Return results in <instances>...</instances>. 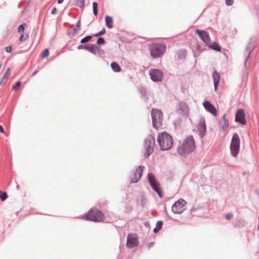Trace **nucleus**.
<instances>
[{
	"instance_id": "obj_34",
	"label": "nucleus",
	"mask_w": 259,
	"mask_h": 259,
	"mask_svg": "<svg viewBox=\"0 0 259 259\" xmlns=\"http://www.w3.org/2000/svg\"><path fill=\"white\" fill-rule=\"evenodd\" d=\"M162 225H163L162 221H159L157 222L156 227L160 230L162 228Z\"/></svg>"
},
{
	"instance_id": "obj_29",
	"label": "nucleus",
	"mask_w": 259,
	"mask_h": 259,
	"mask_svg": "<svg viewBox=\"0 0 259 259\" xmlns=\"http://www.w3.org/2000/svg\"><path fill=\"white\" fill-rule=\"evenodd\" d=\"M186 56V52L185 51H182L180 52L178 54V58L179 59H182L183 58H185Z\"/></svg>"
},
{
	"instance_id": "obj_35",
	"label": "nucleus",
	"mask_w": 259,
	"mask_h": 259,
	"mask_svg": "<svg viewBox=\"0 0 259 259\" xmlns=\"http://www.w3.org/2000/svg\"><path fill=\"white\" fill-rule=\"evenodd\" d=\"M233 3L234 0H225V4L228 6L232 5Z\"/></svg>"
},
{
	"instance_id": "obj_21",
	"label": "nucleus",
	"mask_w": 259,
	"mask_h": 259,
	"mask_svg": "<svg viewBox=\"0 0 259 259\" xmlns=\"http://www.w3.org/2000/svg\"><path fill=\"white\" fill-rule=\"evenodd\" d=\"M85 49L94 54L97 53V48L94 45L85 46Z\"/></svg>"
},
{
	"instance_id": "obj_16",
	"label": "nucleus",
	"mask_w": 259,
	"mask_h": 259,
	"mask_svg": "<svg viewBox=\"0 0 259 259\" xmlns=\"http://www.w3.org/2000/svg\"><path fill=\"white\" fill-rule=\"evenodd\" d=\"M212 77L213 79L214 90L216 91L220 82V76L217 72L214 71L212 74Z\"/></svg>"
},
{
	"instance_id": "obj_19",
	"label": "nucleus",
	"mask_w": 259,
	"mask_h": 259,
	"mask_svg": "<svg viewBox=\"0 0 259 259\" xmlns=\"http://www.w3.org/2000/svg\"><path fill=\"white\" fill-rule=\"evenodd\" d=\"M10 74H11V70H10V68H9L7 69L6 72L3 75V76L1 79V80L0 81V84L3 83L4 82H6V80H7L8 78L9 77V76L10 75Z\"/></svg>"
},
{
	"instance_id": "obj_8",
	"label": "nucleus",
	"mask_w": 259,
	"mask_h": 259,
	"mask_svg": "<svg viewBox=\"0 0 259 259\" xmlns=\"http://www.w3.org/2000/svg\"><path fill=\"white\" fill-rule=\"evenodd\" d=\"M145 145L146 152L145 154V157L148 158L153 151V148L155 145L154 137L151 136L148 137L145 141Z\"/></svg>"
},
{
	"instance_id": "obj_22",
	"label": "nucleus",
	"mask_w": 259,
	"mask_h": 259,
	"mask_svg": "<svg viewBox=\"0 0 259 259\" xmlns=\"http://www.w3.org/2000/svg\"><path fill=\"white\" fill-rule=\"evenodd\" d=\"M111 67L112 70L115 72H120L121 70V68L119 65L115 62H112L111 64Z\"/></svg>"
},
{
	"instance_id": "obj_9",
	"label": "nucleus",
	"mask_w": 259,
	"mask_h": 259,
	"mask_svg": "<svg viewBox=\"0 0 259 259\" xmlns=\"http://www.w3.org/2000/svg\"><path fill=\"white\" fill-rule=\"evenodd\" d=\"M186 202L183 199L176 201L172 206V211L175 213H181L186 209Z\"/></svg>"
},
{
	"instance_id": "obj_30",
	"label": "nucleus",
	"mask_w": 259,
	"mask_h": 259,
	"mask_svg": "<svg viewBox=\"0 0 259 259\" xmlns=\"http://www.w3.org/2000/svg\"><path fill=\"white\" fill-rule=\"evenodd\" d=\"M28 37V35L27 34H24L22 33L20 36V38L19 39L20 41H23L24 40H26Z\"/></svg>"
},
{
	"instance_id": "obj_3",
	"label": "nucleus",
	"mask_w": 259,
	"mask_h": 259,
	"mask_svg": "<svg viewBox=\"0 0 259 259\" xmlns=\"http://www.w3.org/2000/svg\"><path fill=\"white\" fill-rule=\"evenodd\" d=\"M166 47L162 44H153L149 46L151 56L154 58L161 57L165 52Z\"/></svg>"
},
{
	"instance_id": "obj_38",
	"label": "nucleus",
	"mask_w": 259,
	"mask_h": 259,
	"mask_svg": "<svg viewBox=\"0 0 259 259\" xmlns=\"http://www.w3.org/2000/svg\"><path fill=\"white\" fill-rule=\"evenodd\" d=\"M6 51L8 53H11L12 51V48L10 46L6 48Z\"/></svg>"
},
{
	"instance_id": "obj_18",
	"label": "nucleus",
	"mask_w": 259,
	"mask_h": 259,
	"mask_svg": "<svg viewBox=\"0 0 259 259\" xmlns=\"http://www.w3.org/2000/svg\"><path fill=\"white\" fill-rule=\"evenodd\" d=\"M105 22L106 26L110 29L113 27V19L111 17L106 16L105 17Z\"/></svg>"
},
{
	"instance_id": "obj_36",
	"label": "nucleus",
	"mask_w": 259,
	"mask_h": 259,
	"mask_svg": "<svg viewBox=\"0 0 259 259\" xmlns=\"http://www.w3.org/2000/svg\"><path fill=\"white\" fill-rule=\"evenodd\" d=\"M21 85L20 81H17L15 85L13 87V90H17Z\"/></svg>"
},
{
	"instance_id": "obj_10",
	"label": "nucleus",
	"mask_w": 259,
	"mask_h": 259,
	"mask_svg": "<svg viewBox=\"0 0 259 259\" xmlns=\"http://www.w3.org/2000/svg\"><path fill=\"white\" fill-rule=\"evenodd\" d=\"M151 79L155 82L161 81L163 78V72L157 69H152L149 71Z\"/></svg>"
},
{
	"instance_id": "obj_40",
	"label": "nucleus",
	"mask_w": 259,
	"mask_h": 259,
	"mask_svg": "<svg viewBox=\"0 0 259 259\" xmlns=\"http://www.w3.org/2000/svg\"><path fill=\"white\" fill-rule=\"evenodd\" d=\"M159 230H160V229H159L157 227H156L154 229L153 231H154V232H155V233H157V232H158Z\"/></svg>"
},
{
	"instance_id": "obj_28",
	"label": "nucleus",
	"mask_w": 259,
	"mask_h": 259,
	"mask_svg": "<svg viewBox=\"0 0 259 259\" xmlns=\"http://www.w3.org/2000/svg\"><path fill=\"white\" fill-rule=\"evenodd\" d=\"M222 124V128L223 130H225L228 126V122L225 119L221 122Z\"/></svg>"
},
{
	"instance_id": "obj_43",
	"label": "nucleus",
	"mask_w": 259,
	"mask_h": 259,
	"mask_svg": "<svg viewBox=\"0 0 259 259\" xmlns=\"http://www.w3.org/2000/svg\"><path fill=\"white\" fill-rule=\"evenodd\" d=\"M64 0H58V3L60 4L63 3Z\"/></svg>"
},
{
	"instance_id": "obj_23",
	"label": "nucleus",
	"mask_w": 259,
	"mask_h": 259,
	"mask_svg": "<svg viewBox=\"0 0 259 259\" xmlns=\"http://www.w3.org/2000/svg\"><path fill=\"white\" fill-rule=\"evenodd\" d=\"M85 0H76V5L83 9L84 6Z\"/></svg>"
},
{
	"instance_id": "obj_14",
	"label": "nucleus",
	"mask_w": 259,
	"mask_h": 259,
	"mask_svg": "<svg viewBox=\"0 0 259 259\" xmlns=\"http://www.w3.org/2000/svg\"><path fill=\"white\" fill-rule=\"evenodd\" d=\"M144 167L142 166H139L136 169V171L134 173L133 177L131 178V181L133 183L137 182L141 178Z\"/></svg>"
},
{
	"instance_id": "obj_1",
	"label": "nucleus",
	"mask_w": 259,
	"mask_h": 259,
	"mask_svg": "<svg viewBox=\"0 0 259 259\" xmlns=\"http://www.w3.org/2000/svg\"><path fill=\"white\" fill-rule=\"evenodd\" d=\"M196 148L195 141L192 136L185 138L178 148V152L183 155L192 152Z\"/></svg>"
},
{
	"instance_id": "obj_24",
	"label": "nucleus",
	"mask_w": 259,
	"mask_h": 259,
	"mask_svg": "<svg viewBox=\"0 0 259 259\" xmlns=\"http://www.w3.org/2000/svg\"><path fill=\"white\" fill-rule=\"evenodd\" d=\"M93 13L95 16L98 15V4L96 2L93 3Z\"/></svg>"
},
{
	"instance_id": "obj_11",
	"label": "nucleus",
	"mask_w": 259,
	"mask_h": 259,
	"mask_svg": "<svg viewBox=\"0 0 259 259\" xmlns=\"http://www.w3.org/2000/svg\"><path fill=\"white\" fill-rule=\"evenodd\" d=\"M138 237L136 234H128L127 237L126 246L128 248H132L138 245Z\"/></svg>"
},
{
	"instance_id": "obj_7",
	"label": "nucleus",
	"mask_w": 259,
	"mask_h": 259,
	"mask_svg": "<svg viewBox=\"0 0 259 259\" xmlns=\"http://www.w3.org/2000/svg\"><path fill=\"white\" fill-rule=\"evenodd\" d=\"M148 177L149 182L152 188L156 192L160 197H162L163 196L162 191L159 183L157 182L154 175L152 173H149Z\"/></svg>"
},
{
	"instance_id": "obj_17",
	"label": "nucleus",
	"mask_w": 259,
	"mask_h": 259,
	"mask_svg": "<svg viewBox=\"0 0 259 259\" xmlns=\"http://www.w3.org/2000/svg\"><path fill=\"white\" fill-rule=\"evenodd\" d=\"M207 46L215 51L220 52L221 50V47L219 46V44L217 42H213L212 44L210 43V41H209L208 44H206Z\"/></svg>"
},
{
	"instance_id": "obj_44",
	"label": "nucleus",
	"mask_w": 259,
	"mask_h": 259,
	"mask_svg": "<svg viewBox=\"0 0 259 259\" xmlns=\"http://www.w3.org/2000/svg\"><path fill=\"white\" fill-rule=\"evenodd\" d=\"M37 72V71H35L34 72H33L32 74V76L35 75Z\"/></svg>"
},
{
	"instance_id": "obj_5",
	"label": "nucleus",
	"mask_w": 259,
	"mask_h": 259,
	"mask_svg": "<svg viewBox=\"0 0 259 259\" xmlns=\"http://www.w3.org/2000/svg\"><path fill=\"white\" fill-rule=\"evenodd\" d=\"M240 145V140L239 137L237 133H235L233 135L230 145L231 154L235 157H237L239 153Z\"/></svg>"
},
{
	"instance_id": "obj_13",
	"label": "nucleus",
	"mask_w": 259,
	"mask_h": 259,
	"mask_svg": "<svg viewBox=\"0 0 259 259\" xmlns=\"http://www.w3.org/2000/svg\"><path fill=\"white\" fill-rule=\"evenodd\" d=\"M235 120L236 122H239L242 124H246V119L245 118V114L242 109H238L236 114Z\"/></svg>"
},
{
	"instance_id": "obj_37",
	"label": "nucleus",
	"mask_w": 259,
	"mask_h": 259,
	"mask_svg": "<svg viewBox=\"0 0 259 259\" xmlns=\"http://www.w3.org/2000/svg\"><path fill=\"white\" fill-rule=\"evenodd\" d=\"M233 215L232 214L229 213L226 214V219L227 220H230L233 218Z\"/></svg>"
},
{
	"instance_id": "obj_12",
	"label": "nucleus",
	"mask_w": 259,
	"mask_h": 259,
	"mask_svg": "<svg viewBox=\"0 0 259 259\" xmlns=\"http://www.w3.org/2000/svg\"><path fill=\"white\" fill-rule=\"evenodd\" d=\"M196 33L199 35L200 39L206 44H208L209 41H210L209 33L207 31L197 29Z\"/></svg>"
},
{
	"instance_id": "obj_6",
	"label": "nucleus",
	"mask_w": 259,
	"mask_h": 259,
	"mask_svg": "<svg viewBox=\"0 0 259 259\" xmlns=\"http://www.w3.org/2000/svg\"><path fill=\"white\" fill-rule=\"evenodd\" d=\"M153 126L156 129L158 128L162 125V113L159 110L152 109L151 111Z\"/></svg>"
},
{
	"instance_id": "obj_33",
	"label": "nucleus",
	"mask_w": 259,
	"mask_h": 259,
	"mask_svg": "<svg viewBox=\"0 0 259 259\" xmlns=\"http://www.w3.org/2000/svg\"><path fill=\"white\" fill-rule=\"evenodd\" d=\"M105 31H106L105 29H104L102 30L101 31H100L99 32L94 34V36H96V37H97V36L102 35L104 34L105 33Z\"/></svg>"
},
{
	"instance_id": "obj_27",
	"label": "nucleus",
	"mask_w": 259,
	"mask_h": 259,
	"mask_svg": "<svg viewBox=\"0 0 259 259\" xmlns=\"http://www.w3.org/2000/svg\"><path fill=\"white\" fill-rule=\"evenodd\" d=\"M26 24L25 23H23L20 25L18 28V31L19 32H23L25 28Z\"/></svg>"
},
{
	"instance_id": "obj_45",
	"label": "nucleus",
	"mask_w": 259,
	"mask_h": 259,
	"mask_svg": "<svg viewBox=\"0 0 259 259\" xmlns=\"http://www.w3.org/2000/svg\"><path fill=\"white\" fill-rule=\"evenodd\" d=\"M77 26H79V22H78Z\"/></svg>"
},
{
	"instance_id": "obj_2",
	"label": "nucleus",
	"mask_w": 259,
	"mask_h": 259,
	"mask_svg": "<svg viewBox=\"0 0 259 259\" xmlns=\"http://www.w3.org/2000/svg\"><path fill=\"white\" fill-rule=\"evenodd\" d=\"M157 142L162 150L169 149L173 145V140L171 136L166 132H162L157 138Z\"/></svg>"
},
{
	"instance_id": "obj_4",
	"label": "nucleus",
	"mask_w": 259,
	"mask_h": 259,
	"mask_svg": "<svg viewBox=\"0 0 259 259\" xmlns=\"http://www.w3.org/2000/svg\"><path fill=\"white\" fill-rule=\"evenodd\" d=\"M84 217L87 220L94 222L102 221L104 219L102 212L96 209H91L85 214Z\"/></svg>"
},
{
	"instance_id": "obj_25",
	"label": "nucleus",
	"mask_w": 259,
	"mask_h": 259,
	"mask_svg": "<svg viewBox=\"0 0 259 259\" xmlns=\"http://www.w3.org/2000/svg\"><path fill=\"white\" fill-rule=\"evenodd\" d=\"M92 38V36H90V35H89V36H87L86 37H85L84 38H82L81 40H80V42L81 44H84L87 42H88Z\"/></svg>"
},
{
	"instance_id": "obj_42",
	"label": "nucleus",
	"mask_w": 259,
	"mask_h": 259,
	"mask_svg": "<svg viewBox=\"0 0 259 259\" xmlns=\"http://www.w3.org/2000/svg\"><path fill=\"white\" fill-rule=\"evenodd\" d=\"M85 46L83 47L82 45H80L79 46H78V49H83V48L85 49Z\"/></svg>"
},
{
	"instance_id": "obj_15",
	"label": "nucleus",
	"mask_w": 259,
	"mask_h": 259,
	"mask_svg": "<svg viewBox=\"0 0 259 259\" xmlns=\"http://www.w3.org/2000/svg\"><path fill=\"white\" fill-rule=\"evenodd\" d=\"M203 105L207 111L211 113L214 116H216L217 115V110L216 108L208 101H205L203 102Z\"/></svg>"
},
{
	"instance_id": "obj_31",
	"label": "nucleus",
	"mask_w": 259,
	"mask_h": 259,
	"mask_svg": "<svg viewBox=\"0 0 259 259\" xmlns=\"http://www.w3.org/2000/svg\"><path fill=\"white\" fill-rule=\"evenodd\" d=\"M49 55V50L48 49H45L42 53H41V57L42 58H46Z\"/></svg>"
},
{
	"instance_id": "obj_39",
	"label": "nucleus",
	"mask_w": 259,
	"mask_h": 259,
	"mask_svg": "<svg viewBox=\"0 0 259 259\" xmlns=\"http://www.w3.org/2000/svg\"><path fill=\"white\" fill-rule=\"evenodd\" d=\"M56 12H57V9H56V8H54L52 9V11H51V13H52V14H55L56 13Z\"/></svg>"
},
{
	"instance_id": "obj_41",
	"label": "nucleus",
	"mask_w": 259,
	"mask_h": 259,
	"mask_svg": "<svg viewBox=\"0 0 259 259\" xmlns=\"http://www.w3.org/2000/svg\"><path fill=\"white\" fill-rule=\"evenodd\" d=\"M0 132L2 133H4V128L2 126V125H0Z\"/></svg>"
},
{
	"instance_id": "obj_20",
	"label": "nucleus",
	"mask_w": 259,
	"mask_h": 259,
	"mask_svg": "<svg viewBox=\"0 0 259 259\" xmlns=\"http://www.w3.org/2000/svg\"><path fill=\"white\" fill-rule=\"evenodd\" d=\"M179 106L180 109L184 114H187L188 113L189 108L187 104L182 102L179 104Z\"/></svg>"
},
{
	"instance_id": "obj_26",
	"label": "nucleus",
	"mask_w": 259,
	"mask_h": 259,
	"mask_svg": "<svg viewBox=\"0 0 259 259\" xmlns=\"http://www.w3.org/2000/svg\"><path fill=\"white\" fill-rule=\"evenodd\" d=\"M8 197L7 193L0 191V198L2 201L5 200Z\"/></svg>"
},
{
	"instance_id": "obj_32",
	"label": "nucleus",
	"mask_w": 259,
	"mask_h": 259,
	"mask_svg": "<svg viewBox=\"0 0 259 259\" xmlns=\"http://www.w3.org/2000/svg\"><path fill=\"white\" fill-rule=\"evenodd\" d=\"M105 43V40L102 37H100L98 39L97 44L98 45H102Z\"/></svg>"
}]
</instances>
